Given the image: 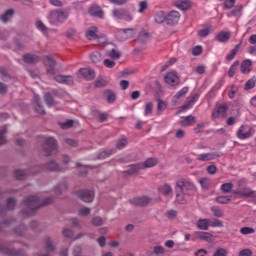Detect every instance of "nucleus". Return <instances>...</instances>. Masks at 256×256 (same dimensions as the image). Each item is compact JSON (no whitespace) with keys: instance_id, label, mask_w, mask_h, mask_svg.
<instances>
[{"instance_id":"nucleus-58","label":"nucleus","mask_w":256,"mask_h":256,"mask_svg":"<svg viewBox=\"0 0 256 256\" xmlns=\"http://www.w3.org/2000/svg\"><path fill=\"white\" fill-rule=\"evenodd\" d=\"M127 143V139L121 138L120 140H118L116 147L117 149H125V147H127Z\"/></svg>"},{"instance_id":"nucleus-29","label":"nucleus","mask_w":256,"mask_h":256,"mask_svg":"<svg viewBox=\"0 0 256 256\" xmlns=\"http://www.w3.org/2000/svg\"><path fill=\"white\" fill-rule=\"evenodd\" d=\"M199 101V94L195 93L189 100L188 103L183 106V109H191L195 103Z\"/></svg>"},{"instance_id":"nucleus-12","label":"nucleus","mask_w":256,"mask_h":256,"mask_svg":"<svg viewBox=\"0 0 256 256\" xmlns=\"http://www.w3.org/2000/svg\"><path fill=\"white\" fill-rule=\"evenodd\" d=\"M46 67H50L47 69L48 75H55V66L57 65V62L53 57L51 56H45V61H44Z\"/></svg>"},{"instance_id":"nucleus-27","label":"nucleus","mask_w":256,"mask_h":256,"mask_svg":"<svg viewBox=\"0 0 256 256\" xmlns=\"http://www.w3.org/2000/svg\"><path fill=\"white\" fill-rule=\"evenodd\" d=\"M34 102H35L36 113H39V115H44L45 109L42 107L38 95H34Z\"/></svg>"},{"instance_id":"nucleus-38","label":"nucleus","mask_w":256,"mask_h":256,"mask_svg":"<svg viewBox=\"0 0 256 256\" xmlns=\"http://www.w3.org/2000/svg\"><path fill=\"white\" fill-rule=\"evenodd\" d=\"M15 13V11H13V9L7 10L1 17V22L2 23H7V21H9V17H13V14Z\"/></svg>"},{"instance_id":"nucleus-25","label":"nucleus","mask_w":256,"mask_h":256,"mask_svg":"<svg viewBox=\"0 0 256 256\" xmlns=\"http://www.w3.org/2000/svg\"><path fill=\"white\" fill-rule=\"evenodd\" d=\"M159 161L157 158H148L144 163H142V169H149L151 167H155Z\"/></svg>"},{"instance_id":"nucleus-44","label":"nucleus","mask_w":256,"mask_h":256,"mask_svg":"<svg viewBox=\"0 0 256 256\" xmlns=\"http://www.w3.org/2000/svg\"><path fill=\"white\" fill-rule=\"evenodd\" d=\"M36 28L38 31H41V33L47 34V26L41 20L36 21Z\"/></svg>"},{"instance_id":"nucleus-35","label":"nucleus","mask_w":256,"mask_h":256,"mask_svg":"<svg viewBox=\"0 0 256 256\" xmlns=\"http://www.w3.org/2000/svg\"><path fill=\"white\" fill-rule=\"evenodd\" d=\"M241 197H255V191L250 188H242L240 189Z\"/></svg>"},{"instance_id":"nucleus-40","label":"nucleus","mask_w":256,"mask_h":256,"mask_svg":"<svg viewBox=\"0 0 256 256\" xmlns=\"http://www.w3.org/2000/svg\"><path fill=\"white\" fill-rule=\"evenodd\" d=\"M211 211L214 215V217H224L225 213L222 209L219 208V206H212Z\"/></svg>"},{"instance_id":"nucleus-51","label":"nucleus","mask_w":256,"mask_h":256,"mask_svg":"<svg viewBox=\"0 0 256 256\" xmlns=\"http://www.w3.org/2000/svg\"><path fill=\"white\" fill-rule=\"evenodd\" d=\"M44 99L48 107H53V105H55V102L53 101V96H51V93H46L44 96Z\"/></svg>"},{"instance_id":"nucleus-49","label":"nucleus","mask_w":256,"mask_h":256,"mask_svg":"<svg viewBox=\"0 0 256 256\" xmlns=\"http://www.w3.org/2000/svg\"><path fill=\"white\" fill-rule=\"evenodd\" d=\"M105 94H106V99H107V102H108V103H113V102H115V99H116L115 93H113L111 90H107V91L105 92Z\"/></svg>"},{"instance_id":"nucleus-60","label":"nucleus","mask_w":256,"mask_h":256,"mask_svg":"<svg viewBox=\"0 0 256 256\" xmlns=\"http://www.w3.org/2000/svg\"><path fill=\"white\" fill-rule=\"evenodd\" d=\"M73 120H67L66 122L60 123L61 129H71L73 127Z\"/></svg>"},{"instance_id":"nucleus-56","label":"nucleus","mask_w":256,"mask_h":256,"mask_svg":"<svg viewBox=\"0 0 256 256\" xmlns=\"http://www.w3.org/2000/svg\"><path fill=\"white\" fill-rule=\"evenodd\" d=\"M15 205H16L15 199L9 198L6 202V209L11 211V210L15 209Z\"/></svg>"},{"instance_id":"nucleus-33","label":"nucleus","mask_w":256,"mask_h":256,"mask_svg":"<svg viewBox=\"0 0 256 256\" xmlns=\"http://www.w3.org/2000/svg\"><path fill=\"white\" fill-rule=\"evenodd\" d=\"M159 191L162 195L167 196L173 191V188H171V185L169 184H164L159 187Z\"/></svg>"},{"instance_id":"nucleus-59","label":"nucleus","mask_w":256,"mask_h":256,"mask_svg":"<svg viewBox=\"0 0 256 256\" xmlns=\"http://www.w3.org/2000/svg\"><path fill=\"white\" fill-rule=\"evenodd\" d=\"M153 254L154 255H164L165 254V248H163V246H155L153 248Z\"/></svg>"},{"instance_id":"nucleus-14","label":"nucleus","mask_w":256,"mask_h":256,"mask_svg":"<svg viewBox=\"0 0 256 256\" xmlns=\"http://www.w3.org/2000/svg\"><path fill=\"white\" fill-rule=\"evenodd\" d=\"M80 75L83 79H86V81H93V79H95V71L90 68H81Z\"/></svg>"},{"instance_id":"nucleus-61","label":"nucleus","mask_w":256,"mask_h":256,"mask_svg":"<svg viewBox=\"0 0 256 256\" xmlns=\"http://www.w3.org/2000/svg\"><path fill=\"white\" fill-rule=\"evenodd\" d=\"M255 87V79H250L246 82L244 89L246 91H249L250 89H253Z\"/></svg>"},{"instance_id":"nucleus-13","label":"nucleus","mask_w":256,"mask_h":256,"mask_svg":"<svg viewBox=\"0 0 256 256\" xmlns=\"http://www.w3.org/2000/svg\"><path fill=\"white\" fill-rule=\"evenodd\" d=\"M218 157H221V155L217 154V152H209V153H203L197 156L198 161H213L215 159H218Z\"/></svg>"},{"instance_id":"nucleus-37","label":"nucleus","mask_w":256,"mask_h":256,"mask_svg":"<svg viewBox=\"0 0 256 256\" xmlns=\"http://www.w3.org/2000/svg\"><path fill=\"white\" fill-rule=\"evenodd\" d=\"M116 39L118 41H127V32L125 29H120L116 33Z\"/></svg>"},{"instance_id":"nucleus-6","label":"nucleus","mask_w":256,"mask_h":256,"mask_svg":"<svg viewBox=\"0 0 256 256\" xmlns=\"http://www.w3.org/2000/svg\"><path fill=\"white\" fill-rule=\"evenodd\" d=\"M112 15L114 19H120L122 21H128V22L133 21V14H131L127 9H123V8L114 9L112 11Z\"/></svg>"},{"instance_id":"nucleus-54","label":"nucleus","mask_w":256,"mask_h":256,"mask_svg":"<svg viewBox=\"0 0 256 256\" xmlns=\"http://www.w3.org/2000/svg\"><path fill=\"white\" fill-rule=\"evenodd\" d=\"M211 34V28H204L198 31V37H208Z\"/></svg>"},{"instance_id":"nucleus-20","label":"nucleus","mask_w":256,"mask_h":256,"mask_svg":"<svg viewBox=\"0 0 256 256\" xmlns=\"http://www.w3.org/2000/svg\"><path fill=\"white\" fill-rule=\"evenodd\" d=\"M196 226L198 227V229H200L201 231H209V227H210V220L207 218H201L197 221Z\"/></svg>"},{"instance_id":"nucleus-46","label":"nucleus","mask_w":256,"mask_h":256,"mask_svg":"<svg viewBox=\"0 0 256 256\" xmlns=\"http://www.w3.org/2000/svg\"><path fill=\"white\" fill-rule=\"evenodd\" d=\"M45 247L48 253L55 251V246L53 245V243H51V238H47L45 240Z\"/></svg>"},{"instance_id":"nucleus-41","label":"nucleus","mask_w":256,"mask_h":256,"mask_svg":"<svg viewBox=\"0 0 256 256\" xmlns=\"http://www.w3.org/2000/svg\"><path fill=\"white\" fill-rule=\"evenodd\" d=\"M220 189L223 191V193H231V191H233V183H224L221 185Z\"/></svg>"},{"instance_id":"nucleus-48","label":"nucleus","mask_w":256,"mask_h":256,"mask_svg":"<svg viewBox=\"0 0 256 256\" xmlns=\"http://www.w3.org/2000/svg\"><path fill=\"white\" fill-rule=\"evenodd\" d=\"M90 59L92 61V63H100L101 61V54L99 52H93L91 55H90Z\"/></svg>"},{"instance_id":"nucleus-5","label":"nucleus","mask_w":256,"mask_h":256,"mask_svg":"<svg viewBox=\"0 0 256 256\" xmlns=\"http://www.w3.org/2000/svg\"><path fill=\"white\" fill-rule=\"evenodd\" d=\"M227 111H229V104L227 102L219 103L216 105L212 112V119H219V117H227Z\"/></svg>"},{"instance_id":"nucleus-23","label":"nucleus","mask_w":256,"mask_h":256,"mask_svg":"<svg viewBox=\"0 0 256 256\" xmlns=\"http://www.w3.org/2000/svg\"><path fill=\"white\" fill-rule=\"evenodd\" d=\"M24 63H29L30 65H33L35 63H39V56L35 54H25L23 56Z\"/></svg>"},{"instance_id":"nucleus-39","label":"nucleus","mask_w":256,"mask_h":256,"mask_svg":"<svg viewBox=\"0 0 256 256\" xmlns=\"http://www.w3.org/2000/svg\"><path fill=\"white\" fill-rule=\"evenodd\" d=\"M237 67H239V61H234L228 70V77H235V71H237Z\"/></svg>"},{"instance_id":"nucleus-2","label":"nucleus","mask_w":256,"mask_h":256,"mask_svg":"<svg viewBox=\"0 0 256 256\" xmlns=\"http://www.w3.org/2000/svg\"><path fill=\"white\" fill-rule=\"evenodd\" d=\"M42 149L46 157H51V155H57V140L53 137H47L42 144Z\"/></svg>"},{"instance_id":"nucleus-16","label":"nucleus","mask_w":256,"mask_h":256,"mask_svg":"<svg viewBox=\"0 0 256 256\" xmlns=\"http://www.w3.org/2000/svg\"><path fill=\"white\" fill-rule=\"evenodd\" d=\"M130 203L132 205H138L139 207H146V205L151 203V199H149V197H137L130 200Z\"/></svg>"},{"instance_id":"nucleus-7","label":"nucleus","mask_w":256,"mask_h":256,"mask_svg":"<svg viewBox=\"0 0 256 256\" xmlns=\"http://www.w3.org/2000/svg\"><path fill=\"white\" fill-rule=\"evenodd\" d=\"M255 135V129L251 128V126L242 125L237 131L238 139H249V137H253Z\"/></svg>"},{"instance_id":"nucleus-26","label":"nucleus","mask_w":256,"mask_h":256,"mask_svg":"<svg viewBox=\"0 0 256 256\" xmlns=\"http://www.w3.org/2000/svg\"><path fill=\"white\" fill-rule=\"evenodd\" d=\"M195 121V116L189 115L183 118V120L180 121V125L182 127H189L191 126Z\"/></svg>"},{"instance_id":"nucleus-10","label":"nucleus","mask_w":256,"mask_h":256,"mask_svg":"<svg viewBox=\"0 0 256 256\" xmlns=\"http://www.w3.org/2000/svg\"><path fill=\"white\" fill-rule=\"evenodd\" d=\"M76 195L80 197L84 203H92L93 199H95V193L89 190H79L76 192Z\"/></svg>"},{"instance_id":"nucleus-45","label":"nucleus","mask_w":256,"mask_h":256,"mask_svg":"<svg viewBox=\"0 0 256 256\" xmlns=\"http://www.w3.org/2000/svg\"><path fill=\"white\" fill-rule=\"evenodd\" d=\"M199 183H200L202 189H209V186L211 185V179L201 178Z\"/></svg>"},{"instance_id":"nucleus-30","label":"nucleus","mask_w":256,"mask_h":256,"mask_svg":"<svg viewBox=\"0 0 256 256\" xmlns=\"http://www.w3.org/2000/svg\"><path fill=\"white\" fill-rule=\"evenodd\" d=\"M241 48V43L236 45L230 53L226 56V61H233L235 59V55L239 53V49Z\"/></svg>"},{"instance_id":"nucleus-53","label":"nucleus","mask_w":256,"mask_h":256,"mask_svg":"<svg viewBox=\"0 0 256 256\" xmlns=\"http://www.w3.org/2000/svg\"><path fill=\"white\" fill-rule=\"evenodd\" d=\"M239 91V88L235 84H232L230 91L228 93L229 99H235V94Z\"/></svg>"},{"instance_id":"nucleus-57","label":"nucleus","mask_w":256,"mask_h":256,"mask_svg":"<svg viewBox=\"0 0 256 256\" xmlns=\"http://www.w3.org/2000/svg\"><path fill=\"white\" fill-rule=\"evenodd\" d=\"M210 227H218L221 228L223 227V221L219 220V219H214V220H210Z\"/></svg>"},{"instance_id":"nucleus-31","label":"nucleus","mask_w":256,"mask_h":256,"mask_svg":"<svg viewBox=\"0 0 256 256\" xmlns=\"http://www.w3.org/2000/svg\"><path fill=\"white\" fill-rule=\"evenodd\" d=\"M141 169H143V166L141 163L135 164L130 166V168L126 171V173H128V175H136V173H139Z\"/></svg>"},{"instance_id":"nucleus-22","label":"nucleus","mask_w":256,"mask_h":256,"mask_svg":"<svg viewBox=\"0 0 256 256\" xmlns=\"http://www.w3.org/2000/svg\"><path fill=\"white\" fill-rule=\"evenodd\" d=\"M89 13L92 17H99V19H103V9L99 6L90 7Z\"/></svg>"},{"instance_id":"nucleus-36","label":"nucleus","mask_w":256,"mask_h":256,"mask_svg":"<svg viewBox=\"0 0 256 256\" xmlns=\"http://www.w3.org/2000/svg\"><path fill=\"white\" fill-rule=\"evenodd\" d=\"M231 196H218L216 198V203L220 205H227V203H231Z\"/></svg>"},{"instance_id":"nucleus-11","label":"nucleus","mask_w":256,"mask_h":256,"mask_svg":"<svg viewBox=\"0 0 256 256\" xmlns=\"http://www.w3.org/2000/svg\"><path fill=\"white\" fill-rule=\"evenodd\" d=\"M164 81L171 87H175L179 84V74L175 71L168 72L164 77Z\"/></svg>"},{"instance_id":"nucleus-32","label":"nucleus","mask_w":256,"mask_h":256,"mask_svg":"<svg viewBox=\"0 0 256 256\" xmlns=\"http://www.w3.org/2000/svg\"><path fill=\"white\" fill-rule=\"evenodd\" d=\"M242 73H250L251 72V60H244L240 66Z\"/></svg>"},{"instance_id":"nucleus-18","label":"nucleus","mask_w":256,"mask_h":256,"mask_svg":"<svg viewBox=\"0 0 256 256\" xmlns=\"http://www.w3.org/2000/svg\"><path fill=\"white\" fill-rule=\"evenodd\" d=\"M154 21L155 23H157L158 25H162V23H167V14L165 13V11H158L155 13L154 15Z\"/></svg>"},{"instance_id":"nucleus-42","label":"nucleus","mask_w":256,"mask_h":256,"mask_svg":"<svg viewBox=\"0 0 256 256\" xmlns=\"http://www.w3.org/2000/svg\"><path fill=\"white\" fill-rule=\"evenodd\" d=\"M14 175L18 181H23V179L27 177V172H25V170H16Z\"/></svg>"},{"instance_id":"nucleus-15","label":"nucleus","mask_w":256,"mask_h":256,"mask_svg":"<svg viewBox=\"0 0 256 256\" xmlns=\"http://www.w3.org/2000/svg\"><path fill=\"white\" fill-rule=\"evenodd\" d=\"M0 253H4V255L9 256H25V252L23 250H11L8 247L0 246Z\"/></svg>"},{"instance_id":"nucleus-64","label":"nucleus","mask_w":256,"mask_h":256,"mask_svg":"<svg viewBox=\"0 0 256 256\" xmlns=\"http://www.w3.org/2000/svg\"><path fill=\"white\" fill-rule=\"evenodd\" d=\"M239 256H253L251 249H243L239 252Z\"/></svg>"},{"instance_id":"nucleus-21","label":"nucleus","mask_w":256,"mask_h":256,"mask_svg":"<svg viewBox=\"0 0 256 256\" xmlns=\"http://www.w3.org/2000/svg\"><path fill=\"white\" fill-rule=\"evenodd\" d=\"M242 13H243V5H237L234 7L232 11L228 12L226 15L228 18L241 17Z\"/></svg>"},{"instance_id":"nucleus-3","label":"nucleus","mask_w":256,"mask_h":256,"mask_svg":"<svg viewBox=\"0 0 256 256\" xmlns=\"http://www.w3.org/2000/svg\"><path fill=\"white\" fill-rule=\"evenodd\" d=\"M176 189L180 190V193L191 196L195 192V184L189 180L181 179L177 181Z\"/></svg>"},{"instance_id":"nucleus-17","label":"nucleus","mask_w":256,"mask_h":256,"mask_svg":"<svg viewBox=\"0 0 256 256\" xmlns=\"http://www.w3.org/2000/svg\"><path fill=\"white\" fill-rule=\"evenodd\" d=\"M57 83H62L64 85H72L73 76L57 75L54 77Z\"/></svg>"},{"instance_id":"nucleus-34","label":"nucleus","mask_w":256,"mask_h":256,"mask_svg":"<svg viewBox=\"0 0 256 256\" xmlns=\"http://www.w3.org/2000/svg\"><path fill=\"white\" fill-rule=\"evenodd\" d=\"M46 169H48V171H61V166L55 163V161H50L46 164Z\"/></svg>"},{"instance_id":"nucleus-63","label":"nucleus","mask_w":256,"mask_h":256,"mask_svg":"<svg viewBox=\"0 0 256 256\" xmlns=\"http://www.w3.org/2000/svg\"><path fill=\"white\" fill-rule=\"evenodd\" d=\"M213 256H227V250H225V248H219L215 251Z\"/></svg>"},{"instance_id":"nucleus-47","label":"nucleus","mask_w":256,"mask_h":256,"mask_svg":"<svg viewBox=\"0 0 256 256\" xmlns=\"http://www.w3.org/2000/svg\"><path fill=\"white\" fill-rule=\"evenodd\" d=\"M138 13H145V11H147V9L149 8V4L147 3V1H141L138 4Z\"/></svg>"},{"instance_id":"nucleus-52","label":"nucleus","mask_w":256,"mask_h":256,"mask_svg":"<svg viewBox=\"0 0 256 256\" xmlns=\"http://www.w3.org/2000/svg\"><path fill=\"white\" fill-rule=\"evenodd\" d=\"M240 233L242 235H252L253 233H255V229H253L251 227H242L240 229Z\"/></svg>"},{"instance_id":"nucleus-9","label":"nucleus","mask_w":256,"mask_h":256,"mask_svg":"<svg viewBox=\"0 0 256 256\" xmlns=\"http://www.w3.org/2000/svg\"><path fill=\"white\" fill-rule=\"evenodd\" d=\"M181 19V14L179 11L172 10L168 14H166V25H177Z\"/></svg>"},{"instance_id":"nucleus-62","label":"nucleus","mask_w":256,"mask_h":256,"mask_svg":"<svg viewBox=\"0 0 256 256\" xmlns=\"http://www.w3.org/2000/svg\"><path fill=\"white\" fill-rule=\"evenodd\" d=\"M109 57H111V59H120L121 58V53H119L117 50L112 49L109 53H108Z\"/></svg>"},{"instance_id":"nucleus-50","label":"nucleus","mask_w":256,"mask_h":256,"mask_svg":"<svg viewBox=\"0 0 256 256\" xmlns=\"http://www.w3.org/2000/svg\"><path fill=\"white\" fill-rule=\"evenodd\" d=\"M158 113H163V111H165V109H167V103L161 99H158Z\"/></svg>"},{"instance_id":"nucleus-19","label":"nucleus","mask_w":256,"mask_h":256,"mask_svg":"<svg viewBox=\"0 0 256 256\" xmlns=\"http://www.w3.org/2000/svg\"><path fill=\"white\" fill-rule=\"evenodd\" d=\"M229 39H231V32L220 31L216 35V40L219 41V43H227L229 42Z\"/></svg>"},{"instance_id":"nucleus-8","label":"nucleus","mask_w":256,"mask_h":256,"mask_svg":"<svg viewBox=\"0 0 256 256\" xmlns=\"http://www.w3.org/2000/svg\"><path fill=\"white\" fill-rule=\"evenodd\" d=\"M206 241V243H213V234L204 231H196L192 234V241Z\"/></svg>"},{"instance_id":"nucleus-55","label":"nucleus","mask_w":256,"mask_h":256,"mask_svg":"<svg viewBox=\"0 0 256 256\" xmlns=\"http://www.w3.org/2000/svg\"><path fill=\"white\" fill-rule=\"evenodd\" d=\"M235 3H237V0H224V8L225 9H233L235 7Z\"/></svg>"},{"instance_id":"nucleus-4","label":"nucleus","mask_w":256,"mask_h":256,"mask_svg":"<svg viewBox=\"0 0 256 256\" xmlns=\"http://www.w3.org/2000/svg\"><path fill=\"white\" fill-rule=\"evenodd\" d=\"M69 17L67 12L63 11H52L49 15V21L51 25H57V23H65Z\"/></svg>"},{"instance_id":"nucleus-43","label":"nucleus","mask_w":256,"mask_h":256,"mask_svg":"<svg viewBox=\"0 0 256 256\" xmlns=\"http://www.w3.org/2000/svg\"><path fill=\"white\" fill-rule=\"evenodd\" d=\"M152 113H153V104L151 102H147L145 104L144 115L145 117H149V115H152Z\"/></svg>"},{"instance_id":"nucleus-28","label":"nucleus","mask_w":256,"mask_h":256,"mask_svg":"<svg viewBox=\"0 0 256 256\" xmlns=\"http://www.w3.org/2000/svg\"><path fill=\"white\" fill-rule=\"evenodd\" d=\"M86 37L90 41H93V39H97V27L92 26L86 31Z\"/></svg>"},{"instance_id":"nucleus-1","label":"nucleus","mask_w":256,"mask_h":256,"mask_svg":"<svg viewBox=\"0 0 256 256\" xmlns=\"http://www.w3.org/2000/svg\"><path fill=\"white\" fill-rule=\"evenodd\" d=\"M51 203H53V198H46L41 204H39V197L30 196L23 201L25 209L22 210V213L23 215H33L37 209L47 207V205H51Z\"/></svg>"},{"instance_id":"nucleus-24","label":"nucleus","mask_w":256,"mask_h":256,"mask_svg":"<svg viewBox=\"0 0 256 256\" xmlns=\"http://www.w3.org/2000/svg\"><path fill=\"white\" fill-rule=\"evenodd\" d=\"M187 197H191V195H187L185 193H182L179 188H176V201L177 203H187Z\"/></svg>"}]
</instances>
